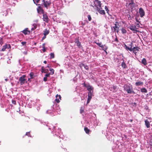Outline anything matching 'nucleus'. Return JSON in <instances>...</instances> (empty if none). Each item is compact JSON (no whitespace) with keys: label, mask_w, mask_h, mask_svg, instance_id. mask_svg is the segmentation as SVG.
<instances>
[{"label":"nucleus","mask_w":152,"mask_h":152,"mask_svg":"<svg viewBox=\"0 0 152 152\" xmlns=\"http://www.w3.org/2000/svg\"><path fill=\"white\" fill-rule=\"evenodd\" d=\"M94 5H93V6L97 10L99 11L102 9L101 4L100 1L97 0H95L94 1Z\"/></svg>","instance_id":"f257e3e1"},{"label":"nucleus","mask_w":152,"mask_h":152,"mask_svg":"<svg viewBox=\"0 0 152 152\" xmlns=\"http://www.w3.org/2000/svg\"><path fill=\"white\" fill-rule=\"evenodd\" d=\"M26 77L25 75H24L19 78V81L20 82L21 85L24 84L26 82V79L25 78Z\"/></svg>","instance_id":"f03ea898"},{"label":"nucleus","mask_w":152,"mask_h":152,"mask_svg":"<svg viewBox=\"0 0 152 152\" xmlns=\"http://www.w3.org/2000/svg\"><path fill=\"white\" fill-rule=\"evenodd\" d=\"M124 88L125 90L128 93H131L132 92V87H131L127 85H125L124 86Z\"/></svg>","instance_id":"7ed1b4c3"},{"label":"nucleus","mask_w":152,"mask_h":152,"mask_svg":"<svg viewBox=\"0 0 152 152\" xmlns=\"http://www.w3.org/2000/svg\"><path fill=\"white\" fill-rule=\"evenodd\" d=\"M139 13L141 17H142L145 15V12L142 8H140Z\"/></svg>","instance_id":"20e7f679"},{"label":"nucleus","mask_w":152,"mask_h":152,"mask_svg":"<svg viewBox=\"0 0 152 152\" xmlns=\"http://www.w3.org/2000/svg\"><path fill=\"white\" fill-rule=\"evenodd\" d=\"M129 28L130 30L134 31V32L137 31V28L136 26H131L129 27Z\"/></svg>","instance_id":"39448f33"},{"label":"nucleus","mask_w":152,"mask_h":152,"mask_svg":"<svg viewBox=\"0 0 152 152\" xmlns=\"http://www.w3.org/2000/svg\"><path fill=\"white\" fill-rule=\"evenodd\" d=\"M139 48L137 47H134L132 49V51L135 54H136L137 52L139 51Z\"/></svg>","instance_id":"423d86ee"},{"label":"nucleus","mask_w":152,"mask_h":152,"mask_svg":"<svg viewBox=\"0 0 152 152\" xmlns=\"http://www.w3.org/2000/svg\"><path fill=\"white\" fill-rule=\"evenodd\" d=\"M61 96L60 95H58V94L56 96V99L55 100L57 103H59L60 102V100L61 99Z\"/></svg>","instance_id":"0eeeda50"},{"label":"nucleus","mask_w":152,"mask_h":152,"mask_svg":"<svg viewBox=\"0 0 152 152\" xmlns=\"http://www.w3.org/2000/svg\"><path fill=\"white\" fill-rule=\"evenodd\" d=\"M9 46V48H10V45L6 44L3 47L2 49V51H4L5 50V49L8 48V46Z\"/></svg>","instance_id":"6e6552de"},{"label":"nucleus","mask_w":152,"mask_h":152,"mask_svg":"<svg viewBox=\"0 0 152 152\" xmlns=\"http://www.w3.org/2000/svg\"><path fill=\"white\" fill-rule=\"evenodd\" d=\"M43 5L45 7H47V6H49L50 4V1H45L44 0Z\"/></svg>","instance_id":"1a4fd4ad"},{"label":"nucleus","mask_w":152,"mask_h":152,"mask_svg":"<svg viewBox=\"0 0 152 152\" xmlns=\"http://www.w3.org/2000/svg\"><path fill=\"white\" fill-rule=\"evenodd\" d=\"M87 90L89 92H91V91L93 90V88L90 85H88L86 86Z\"/></svg>","instance_id":"9d476101"},{"label":"nucleus","mask_w":152,"mask_h":152,"mask_svg":"<svg viewBox=\"0 0 152 152\" xmlns=\"http://www.w3.org/2000/svg\"><path fill=\"white\" fill-rule=\"evenodd\" d=\"M145 125L147 128H148L150 127V124L149 121L147 120L145 121Z\"/></svg>","instance_id":"9b49d317"},{"label":"nucleus","mask_w":152,"mask_h":152,"mask_svg":"<svg viewBox=\"0 0 152 152\" xmlns=\"http://www.w3.org/2000/svg\"><path fill=\"white\" fill-rule=\"evenodd\" d=\"M42 71L41 72L42 73H46L48 72V70L47 69H44L43 66H42L41 68Z\"/></svg>","instance_id":"f8f14e48"},{"label":"nucleus","mask_w":152,"mask_h":152,"mask_svg":"<svg viewBox=\"0 0 152 152\" xmlns=\"http://www.w3.org/2000/svg\"><path fill=\"white\" fill-rule=\"evenodd\" d=\"M23 32L25 35H26L29 33V31L28 30V29L27 28H26L23 31Z\"/></svg>","instance_id":"ddd939ff"},{"label":"nucleus","mask_w":152,"mask_h":152,"mask_svg":"<svg viewBox=\"0 0 152 152\" xmlns=\"http://www.w3.org/2000/svg\"><path fill=\"white\" fill-rule=\"evenodd\" d=\"M43 19L44 20L47 22L48 20V18L47 16L46 15H43Z\"/></svg>","instance_id":"4468645a"},{"label":"nucleus","mask_w":152,"mask_h":152,"mask_svg":"<svg viewBox=\"0 0 152 152\" xmlns=\"http://www.w3.org/2000/svg\"><path fill=\"white\" fill-rule=\"evenodd\" d=\"M75 42L77 44V45L79 48H80L81 47L80 43L79 42V41L78 40H76Z\"/></svg>","instance_id":"2eb2a0df"},{"label":"nucleus","mask_w":152,"mask_h":152,"mask_svg":"<svg viewBox=\"0 0 152 152\" xmlns=\"http://www.w3.org/2000/svg\"><path fill=\"white\" fill-rule=\"evenodd\" d=\"M114 30L115 31L118 32V28L116 24H115V26L113 27Z\"/></svg>","instance_id":"dca6fc26"},{"label":"nucleus","mask_w":152,"mask_h":152,"mask_svg":"<svg viewBox=\"0 0 152 152\" xmlns=\"http://www.w3.org/2000/svg\"><path fill=\"white\" fill-rule=\"evenodd\" d=\"M88 99L91 100L92 98V93L91 92H89L88 93Z\"/></svg>","instance_id":"f3484780"},{"label":"nucleus","mask_w":152,"mask_h":152,"mask_svg":"<svg viewBox=\"0 0 152 152\" xmlns=\"http://www.w3.org/2000/svg\"><path fill=\"white\" fill-rule=\"evenodd\" d=\"M37 11L38 13H42L43 12V10L39 7L37 9Z\"/></svg>","instance_id":"a211bd4d"},{"label":"nucleus","mask_w":152,"mask_h":152,"mask_svg":"<svg viewBox=\"0 0 152 152\" xmlns=\"http://www.w3.org/2000/svg\"><path fill=\"white\" fill-rule=\"evenodd\" d=\"M142 63L144 65H146L147 64V62L145 58H143L142 61Z\"/></svg>","instance_id":"6ab92c4d"},{"label":"nucleus","mask_w":152,"mask_h":152,"mask_svg":"<svg viewBox=\"0 0 152 152\" xmlns=\"http://www.w3.org/2000/svg\"><path fill=\"white\" fill-rule=\"evenodd\" d=\"M124 47L126 50H129L131 51H132V48L128 47L126 45H125Z\"/></svg>","instance_id":"aec40b11"},{"label":"nucleus","mask_w":152,"mask_h":152,"mask_svg":"<svg viewBox=\"0 0 152 152\" xmlns=\"http://www.w3.org/2000/svg\"><path fill=\"white\" fill-rule=\"evenodd\" d=\"M96 44L98 45H99L100 47H101L102 48H104L105 46L104 45H101V42L100 43H97L95 42Z\"/></svg>","instance_id":"412c9836"},{"label":"nucleus","mask_w":152,"mask_h":152,"mask_svg":"<svg viewBox=\"0 0 152 152\" xmlns=\"http://www.w3.org/2000/svg\"><path fill=\"white\" fill-rule=\"evenodd\" d=\"M98 12L101 14H104L105 12L104 10H97Z\"/></svg>","instance_id":"4be33fe9"},{"label":"nucleus","mask_w":152,"mask_h":152,"mask_svg":"<svg viewBox=\"0 0 152 152\" xmlns=\"http://www.w3.org/2000/svg\"><path fill=\"white\" fill-rule=\"evenodd\" d=\"M84 66L85 68L86 69V70H88V66L87 65H84V64H80V67H81L82 66Z\"/></svg>","instance_id":"5701e85b"},{"label":"nucleus","mask_w":152,"mask_h":152,"mask_svg":"<svg viewBox=\"0 0 152 152\" xmlns=\"http://www.w3.org/2000/svg\"><path fill=\"white\" fill-rule=\"evenodd\" d=\"M135 84L137 85V86H139L142 85L143 83L141 82H136Z\"/></svg>","instance_id":"b1692460"},{"label":"nucleus","mask_w":152,"mask_h":152,"mask_svg":"<svg viewBox=\"0 0 152 152\" xmlns=\"http://www.w3.org/2000/svg\"><path fill=\"white\" fill-rule=\"evenodd\" d=\"M121 66L122 67L124 68H126V64L124 62H123L122 63Z\"/></svg>","instance_id":"393cba45"},{"label":"nucleus","mask_w":152,"mask_h":152,"mask_svg":"<svg viewBox=\"0 0 152 152\" xmlns=\"http://www.w3.org/2000/svg\"><path fill=\"white\" fill-rule=\"evenodd\" d=\"M49 33V31L48 30L46 29L44 32V34L45 35H46L48 34Z\"/></svg>","instance_id":"a878e982"},{"label":"nucleus","mask_w":152,"mask_h":152,"mask_svg":"<svg viewBox=\"0 0 152 152\" xmlns=\"http://www.w3.org/2000/svg\"><path fill=\"white\" fill-rule=\"evenodd\" d=\"M121 32H122V33L123 34H125L126 32V30L124 28H122L121 29Z\"/></svg>","instance_id":"bb28decb"},{"label":"nucleus","mask_w":152,"mask_h":152,"mask_svg":"<svg viewBox=\"0 0 152 152\" xmlns=\"http://www.w3.org/2000/svg\"><path fill=\"white\" fill-rule=\"evenodd\" d=\"M42 48H43L42 51H43V52H45V51H46V48L45 47V43L43 44L42 45Z\"/></svg>","instance_id":"cd10ccee"},{"label":"nucleus","mask_w":152,"mask_h":152,"mask_svg":"<svg viewBox=\"0 0 152 152\" xmlns=\"http://www.w3.org/2000/svg\"><path fill=\"white\" fill-rule=\"evenodd\" d=\"M49 70L51 72V73L50 74L51 75H53L54 73V70L52 68H49Z\"/></svg>","instance_id":"c85d7f7f"},{"label":"nucleus","mask_w":152,"mask_h":152,"mask_svg":"<svg viewBox=\"0 0 152 152\" xmlns=\"http://www.w3.org/2000/svg\"><path fill=\"white\" fill-rule=\"evenodd\" d=\"M141 91L142 92L146 93L147 92V90L145 88H142L141 89Z\"/></svg>","instance_id":"c756f323"},{"label":"nucleus","mask_w":152,"mask_h":152,"mask_svg":"<svg viewBox=\"0 0 152 152\" xmlns=\"http://www.w3.org/2000/svg\"><path fill=\"white\" fill-rule=\"evenodd\" d=\"M84 130L86 133H89V130L87 128H84Z\"/></svg>","instance_id":"7c9ffc66"},{"label":"nucleus","mask_w":152,"mask_h":152,"mask_svg":"<svg viewBox=\"0 0 152 152\" xmlns=\"http://www.w3.org/2000/svg\"><path fill=\"white\" fill-rule=\"evenodd\" d=\"M34 75V74L33 72H31L30 73L29 75L31 77V78H33Z\"/></svg>","instance_id":"2f4dec72"},{"label":"nucleus","mask_w":152,"mask_h":152,"mask_svg":"<svg viewBox=\"0 0 152 152\" xmlns=\"http://www.w3.org/2000/svg\"><path fill=\"white\" fill-rule=\"evenodd\" d=\"M88 20L90 21L91 20V16L90 15H88Z\"/></svg>","instance_id":"473e14b6"},{"label":"nucleus","mask_w":152,"mask_h":152,"mask_svg":"<svg viewBox=\"0 0 152 152\" xmlns=\"http://www.w3.org/2000/svg\"><path fill=\"white\" fill-rule=\"evenodd\" d=\"M50 58H54V54L53 53H51L50 54Z\"/></svg>","instance_id":"72a5a7b5"},{"label":"nucleus","mask_w":152,"mask_h":152,"mask_svg":"<svg viewBox=\"0 0 152 152\" xmlns=\"http://www.w3.org/2000/svg\"><path fill=\"white\" fill-rule=\"evenodd\" d=\"M39 0H33L35 4H37L39 1Z\"/></svg>","instance_id":"f704fd0d"},{"label":"nucleus","mask_w":152,"mask_h":152,"mask_svg":"<svg viewBox=\"0 0 152 152\" xmlns=\"http://www.w3.org/2000/svg\"><path fill=\"white\" fill-rule=\"evenodd\" d=\"M83 112V109L81 107L80 109V113H82Z\"/></svg>","instance_id":"c9c22d12"},{"label":"nucleus","mask_w":152,"mask_h":152,"mask_svg":"<svg viewBox=\"0 0 152 152\" xmlns=\"http://www.w3.org/2000/svg\"><path fill=\"white\" fill-rule=\"evenodd\" d=\"M50 73H48V74H46L45 75V77H49L50 76Z\"/></svg>","instance_id":"e433bc0d"},{"label":"nucleus","mask_w":152,"mask_h":152,"mask_svg":"<svg viewBox=\"0 0 152 152\" xmlns=\"http://www.w3.org/2000/svg\"><path fill=\"white\" fill-rule=\"evenodd\" d=\"M44 80L45 81H47V77H45L44 78Z\"/></svg>","instance_id":"4c0bfd02"},{"label":"nucleus","mask_w":152,"mask_h":152,"mask_svg":"<svg viewBox=\"0 0 152 152\" xmlns=\"http://www.w3.org/2000/svg\"><path fill=\"white\" fill-rule=\"evenodd\" d=\"M129 1L131 2V3L129 4H130L133 3V2L132 0H129Z\"/></svg>","instance_id":"58836bf2"},{"label":"nucleus","mask_w":152,"mask_h":152,"mask_svg":"<svg viewBox=\"0 0 152 152\" xmlns=\"http://www.w3.org/2000/svg\"><path fill=\"white\" fill-rule=\"evenodd\" d=\"M21 44H22V45H24L26 44V42H21Z\"/></svg>","instance_id":"ea45409f"},{"label":"nucleus","mask_w":152,"mask_h":152,"mask_svg":"<svg viewBox=\"0 0 152 152\" xmlns=\"http://www.w3.org/2000/svg\"><path fill=\"white\" fill-rule=\"evenodd\" d=\"M33 26H34V29H35L36 28V25L35 24H33Z\"/></svg>","instance_id":"a19ab883"},{"label":"nucleus","mask_w":152,"mask_h":152,"mask_svg":"<svg viewBox=\"0 0 152 152\" xmlns=\"http://www.w3.org/2000/svg\"><path fill=\"white\" fill-rule=\"evenodd\" d=\"M90 101V100L88 99L87 101V104Z\"/></svg>","instance_id":"79ce46f5"},{"label":"nucleus","mask_w":152,"mask_h":152,"mask_svg":"<svg viewBox=\"0 0 152 152\" xmlns=\"http://www.w3.org/2000/svg\"><path fill=\"white\" fill-rule=\"evenodd\" d=\"M12 102L13 104H15L16 103L15 101H12Z\"/></svg>","instance_id":"37998d69"},{"label":"nucleus","mask_w":152,"mask_h":152,"mask_svg":"<svg viewBox=\"0 0 152 152\" xmlns=\"http://www.w3.org/2000/svg\"><path fill=\"white\" fill-rule=\"evenodd\" d=\"M105 9L106 10V11H107L108 10V9H107V7L106 6H105Z\"/></svg>","instance_id":"c03bdc74"},{"label":"nucleus","mask_w":152,"mask_h":152,"mask_svg":"<svg viewBox=\"0 0 152 152\" xmlns=\"http://www.w3.org/2000/svg\"><path fill=\"white\" fill-rule=\"evenodd\" d=\"M44 63L45 64H46V63H47V61H44Z\"/></svg>","instance_id":"a18cd8bd"},{"label":"nucleus","mask_w":152,"mask_h":152,"mask_svg":"<svg viewBox=\"0 0 152 152\" xmlns=\"http://www.w3.org/2000/svg\"><path fill=\"white\" fill-rule=\"evenodd\" d=\"M47 67H48V68H50V66H49V65H48V66Z\"/></svg>","instance_id":"49530a36"},{"label":"nucleus","mask_w":152,"mask_h":152,"mask_svg":"<svg viewBox=\"0 0 152 152\" xmlns=\"http://www.w3.org/2000/svg\"><path fill=\"white\" fill-rule=\"evenodd\" d=\"M115 40H116V41H118V39H115Z\"/></svg>","instance_id":"de8ad7c7"},{"label":"nucleus","mask_w":152,"mask_h":152,"mask_svg":"<svg viewBox=\"0 0 152 152\" xmlns=\"http://www.w3.org/2000/svg\"><path fill=\"white\" fill-rule=\"evenodd\" d=\"M30 80V78H28V81Z\"/></svg>","instance_id":"09e8293b"},{"label":"nucleus","mask_w":152,"mask_h":152,"mask_svg":"<svg viewBox=\"0 0 152 152\" xmlns=\"http://www.w3.org/2000/svg\"><path fill=\"white\" fill-rule=\"evenodd\" d=\"M5 80L6 81H7V79H5Z\"/></svg>","instance_id":"8fccbe9b"},{"label":"nucleus","mask_w":152,"mask_h":152,"mask_svg":"<svg viewBox=\"0 0 152 152\" xmlns=\"http://www.w3.org/2000/svg\"><path fill=\"white\" fill-rule=\"evenodd\" d=\"M27 133H26V135H27Z\"/></svg>","instance_id":"3c124183"}]
</instances>
